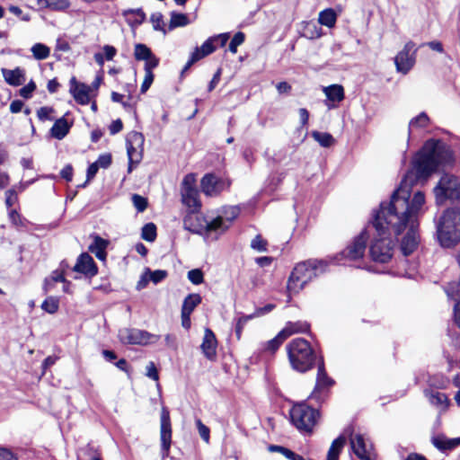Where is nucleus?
<instances>
[{
  "instance_id": "27",
  "label": "nucleus",
  "mask_w": 460,
  "mask_h": 460,
  "mask_svg": "<svg viewBox=\"0 0 460 460\" xmlns=\"http://www.w3.org/2000/svg\"><path fill=\"white\" fill-rule=\"evenodd\" d=\"M108 246V241L96 235L93 242L89 245V251L95 255L100 261H105L107 252L106 248Z\"/></svg>"
},
{
  "instance_id": "58",
  "label": "nucleus",
  "mask_w": 460,
  "mask_h": 460,
  "mask_svg": "<svg viewBox=\"0 0 460 460\" xmlns=\"http://www.w3.org/2000/svg\"><path fill=\"white\" fill-rule=\"evenodd\" d=\"M95 163L99 168H108L111 164V155L110 154L101 155Z\"/></svg>"
},
{
  "instance_id": "28",
  "label": "nucleus",
  "mask_w": 460,
  "mask_h": 460,
  "mask_svg": "<svg viewBox=\"0 0 460 460\" xmlns=\"http://www.w3.org/2000/svg\"><path fill=\"white\" fill-rule=\"evenodd\" d=\"M309 330V325L305 322H288L287 323L286 326L280 331L285 332L283 334V339L286 341L288 337H290L292 334L298 333V332H305Z\"/></svg>"
},
{
  "instance_id": "17",
  "label": "nucleus",
  "mask_w": 460,
  "mask_h": 460,
  "mask_svg": "<svg viewBox=\"0 0 460 460\" xmlns=\"http://www.w3.org/2000/svg\"><path fill=\"white\" fill-rule=\"evenodd\" d=\"M144 144V136L138 132H133L127 139V154L128 157V172L132 171L133 164H137L142 159V151L138 150Z\"/></svg>"
},
{
  "instance_id": "6",
  "label": "nucleus",
  "mask_w": 460,
  "mask_h": 460,
  "mask_svg": "<svg viewBox=\"0 0 460 460\" xmlns=\"http://www.w3.org/2000/svg\"><path fill=\"white\" fill-rule=\"evenodd\" d=\"M385 234H378L376 230L373 233V241L370 244L369 252L373 261L380 263L388 262L394 254V241L392 238L391 228L387 229L385 224Z\"/></svg>"
},
{
  "instance_id": "39",
  "label": "nucleus",
  "mask_w": 460,
  "mask_h": 460,
  "mask_svg": "<svg viewBox=\"0 0 460 460\" xmlns=\"http://www.w3.org/2000/svg\"><path fill=\"white\" fill-rule=\"evenodd\" d=\"M284 333L285 332H279L276 337L265 342L262 346V349L265 351L275 353L279 349L280 345L285 341V340L282 337L284 336Z\"/></svg>"
},
{
  "instance_id": "55",
  "label": "nucleus",
  "mask_w": 460,
  "mask_h": 460,
  "mask_svg": "<svg viewBox=\"0 0 460 460\" xmlns=\"http://www.w3.org/2000/svg\"><path fill=\"white\" fill-rule=\"evenodd\" d=\"M154 81V74L153 72H145V78L141 84L140 92L145 93L151 86Z\"/></svg>"
},
{
  "instance_id": "60",
  "label": "nucleus",
  "mask_w": 460,
  "mask_h": 460,
  "mask_svg": "<svg viewBox=\"0 0 460 460\" xmlns=\"http://www.w3.org/2000/svg\"><path fill=\"white\" fill-rule=\"evenodd\" d=\"M146 376L155 381H158L159 379L158 371L155 363L152 361L146 366Z\"/></svg>"
},
{
  "instance_id": "62",
  "label": "nucleus",
  "mask_w": 460,
  "mask_h": 460,
  "mask_svg": "<svg viewBox=\"0 0 460 460\" xmlns=\"http://www.w3.org/2000/svg\"><path fill=\"white\" fill-rule=\"evenodd\" d=\"M0 460H18L17 457L7 448L0 447Z\"/></svg>"
},
{
  "instance_id": "35",
  "label": "nucleus",
  "mask_w": 460,
  "mask_h": 460,
  "mask_svg": "<svg viewBox=\"0 0 460 460\" xmlns=\"http://www.w3.org/2000/svg\"><path fill=\"white\" fill-rule=\"evenodd\" d=\"M171 19L169 22V30L172 31L178 27H184L187 26L190 23V19L187 14L177 13V12H171L170 13Z\"/></svg>"
},
{
  "instance_id": "14",
  "label": "nucleus",
  "mask_w": 460,
  "mask_h": 460,
  "mask_svg": "<svg viewBox=\"0 0 460 460\" xmlns=\"http://www.w3.org/2000/svg\"><path fill=\"white\" fill-rule=\"evenodd\" d=\"M350 445L355 455L361 460H375L376 455L372 444L361 434L351 435Z\"/></svg>"
},
{
  "instance_id": "42",
  "label": "nucleus",
  "mask_w": 460,
  "mask_h": 460,
  "mask_svg": "<svg viewBox=\"0 0 460 460\" xmlns=\"http://www.w3.org/2000/svg\"><path fill=\"white\" fill-rule=\"evenodd\" d=\"M153 52L151 49L145 44L137 43L135 45L134 56L137 60H143L150 58Z\"/></svg>"
},
{
  "instance_id": "19",
  "label": "nucleus",
  "mask_w": 460,
  "mask_h": 460,
  "mask_svg": "<svg viewBox=\"0 0 460 460\" xmlns=\"http://www.w3.org/2000/svg\"><path fill=\"white\" fill-rule=\"evenodd\" d=\"M73 270L78 273H82L88 278H93L97 274L98 268L93 259L87 252H83L77 258Z\"/></svg>"
},
{
  "instance_id": "32",
  "label": "nucleus",
  "mask_w": 460,
  "mask_h": 460,
  "mask_svg": "<svg viewBox=\"0 0 460 460\" xmlns=\"http://www.w3.org/2000/svg\"><path fill=\"white\" fill-rule=\"evenodd\" d=\"M337 21V14L332 8H327L319 13L318 22L321 25L328 28L334 27Z\"/></svg>"
},
{
  "instance_id": "15",
  "label": "nucleus",
  "mask_w": 460,
  "mask_h": 460,
  "mask_svg": "<svg viewBox=\"0 0 460 460\" xmlns=\"http://www.w3.org/2000/svg\"><path fill=\"white\" fill-rule=\"evenodd\" d=\"M229 187V182L213 173L205 174L200 182L202 192L206 196L215 197Z\"/></svg>"
},
{
  "instance_id": "54",
  "label": "nucleus",
  "mask_w": 460,
  "mask_h": 460,
  "mask_svg": "<svg viewBox=\"0 0 460 460\" xmlns=\"http://www.w3.org/2000/svg\"><path fill=\"white\" fill-rule=\"evenodd\" d=\"M53 109L50 107H41L37 111V116L40 120H51L50 114L53 112Z\"/></svg>"
},
{
  "instance_id": "10",
  "label": "nucleus",
  "mask_w": 460,
  "mask_h": 460,
  "mask_svg": "<svg viewBox=\"0 0 460 460\" xmlns=\"http://www.w3.org/2000/svg\"><path fill=\"white\" fill-rule=\"evenodd\" d=\"M372 230H375L373 227V219L367 226V228L364 229L358 236H356L351 243H349L341 252V256L342 258L349 259V261H357L363 258L367 248V241Z\"/></svg>"
},
{
  "instance_id": "40",
  "label": "nucleus",
  "mask_w": 460,
  "mask_h": 460,
  "mask_svg": "<svg viewBox=\"0 0 460 460\" xmlns=\"http://www.w3.org/2000/svg\"><path fill=\"white\" fill-rule=\"evenodd\" d=\"M312 137L323 147H330L335 141L333 137L327 132L313 131Z\"/></svg>"
},
{
  "instance_id": "56",
  "label": "nucleus",
  "mask_w": 460,
  "mask_h": 460,
  "mask_svg": "<svg viewBox=\"0 0 460 460\" xmlns=\"http://www.w3.org/2000/svg\"><path fill=\"white\" fill-rule=\"evenodd\" d=\"M159 65V59L153 54L150 58L145 60V72H152Z\"/></svg>"
},
{
  "instance_id": "23",
  "label": "nucleus",
  "mask_w": 460,
  "mask_h": 460,
  "mask_svg": "<svg viewBox=\"0 0 460 460\" xmlns=\"http://www.w3.org/2000/svg\"><path fill=\"white\" fill-rule=\"evenodd\" d=\"M432 445L441 452L451 451L460 446V437L447 438L444 435L434 436L431 438Z\"/></svg>"
},
{
  "instance_id": "59",
  "label": "nucleus",
  "mask_w": 460,
  "mask_h": 460,
  "mask_svg": "<svg viewBox=\"0 0 460 460\" xmlns=\"http://www.w3.org/2000/svg\"><path fill=\"white\" fill-rule=\"evenodd\" d=\"M214 45L217 47V45L220 47H224L227 40H229V34L228 33H221L218 35H215L211 37Z\"/></svg>"
},
{
  "instance_id": "24",
  "label": "nucleus",
  "mask_w": 460,
  "mask_h": 460,
  "mask_svg": "<svg viewBox=\"0 0 460 460\" xmlns=\"http://www.w3.org/2000/svg\"><path fill=\"white\" fill-rule=\"evenodd\" d=\"M68 113H66L65 116L56 119L55 123L53 124L52 128H50V135L58 140L63 139L70 131V128L73 126V121H68L66 119V116Z\"/></svg>"
},
{
  "instance_id": "25",
  "label": "nucleus",
  "mask_w": 460,
  "mask_h": 460,
  "mask_svg": "<svg viewBox=\"0 0 460 460\" xmlns=\"http://www.w3.org/2000/svg\"><path fill=\"white\" fill-rule=\"evenodd\" d=\"M3 76L5 82L12 86H20L25 82V71L21 67L14 69H2Z\"/></svg>"
},
{
  "instance_id": "50",
  "label": "nucleus",
  "mask_w": 460,
  "mask_h": 460,
  "mask_svg": "<svg viewBox=\"0 0 460 460\" xmlns=\"http://www.w3.org/2000/svg\"><path fill=\"white\" fill-rule=\"evenodd\" d=\"M132 202L138 212H144L147 208V199L138 194L132 195Z\"/></svg>"
},
{
  "instance_id": "36",
  "label": "nucleus",
  "mask_w": 460,
  "mask_h": 460,
  "mask_svg": "<svg viewBox=\"0 0 460 460\" xmlns=\"http://www.w3.org/2000/svg\"><path fill=\"white\" fill-rule=\"evenodd\" d=\"M429 123V118L426 112H420L418 116L412 118L409 122V135L415 128H425Z\"/></svg>"
},
{
  "instance_id": "52",
  "label": "nucleus",
  "mask_w": 460,
  "mask_h": 460,
  "mask_svg": "<svg viewBox=\"0 0 460 460\" xmlns=\"http://www.w3.org/2000/svg\"><path fill=\"white\" fill-rule=\"evenodd\" d=\"M36 89V84L34 82L31 81L26 85L20 89V95L24 99H29L31 97L33 91Z\"/></svg>"
},
{
  "instance_id": "48",
  "label": "nucleus",
  "mask_w": 460,
  "mask_h": 460,
  "mask_svg": "<svg viewBox=\"0 0 460 460\" xmlns=\"http://www.w3.org/2000/svg\"><path fill=\"white\" fill-rule=\"evenodd\" d=\"M245 35L243 32L238 31L236 32L233 39L231 40L229 43L228 49L233 54H235L237 52L238 46L242 45L244 41Z\"/></svg>"
},
{
  "instance_id": "64",
  "label": "nucleus",
  "mask_w": 460,
  "mask_h": 460,
  "mask_svg": "<svg viewBox=\"0 0 460 460\" xmlns=\"http://www.w3.org/2000/svg\"><path fill=\"white\" fill-rule=\"evenodd\" d=\"M98 170H99V166L95 162L93 163L92 164H90L87 168V172H86L87 181H89L90 180H92L96 175Z\"/></svg>"
},
{
  "instance_id": "49",
  "label": "nucleus",
  "mask_w": 460,
  "mask_h": 460,
  "mask_svg": "<svg viewBox=\"0 0 460 460\" xmlns=\"http://www.w3.org/2000/svg\"><path fill=\"white\" fill-rule=\"evenodd\" d=\"M268 242L261 237V234H257L251 242L252 249L257 252H267Z\"/></svg>"
},
{
  "instance_id": "26",
  "label": "nucleus",
  "mask_w": 460,
  "mask_h": 460,
  "mask_svg": "<svg viewBox=\"0 0 460 460\" xmlns=\"http://www.w3.org/2000/svg\"><path fill=\"white\" fill-rule=\"evenodd\" d=\"M122 15L131 27H137L146 20V13L141 8L124 10Z\"/></svg>"
},
{
  "instance_id": "5",
  "label": "nucleus",
  "mask_w": 460,
  "mask_h": 460,
  "mask_svg": "<svg viewBox=\"0 0 460 460\" xmlns=\"http://www.w3.org/2000/svg\"><path fill=\"white\" fill-rule=\"evenodd\" d=\"M184 229L204 235L208 238L212 234H216L215 239L222 234L228 229V225H226L222 217H215L208 221L204 217L195 215L194 212L188 214L183 218Z\"/></svg>"
},
{
  "instance_id": "45",
  "label": "nucleus",
  "mask_w": 460,
  "mask_h": 460,
  "mask_svg": "<svg viewBox=\"0 0 460 460\" xmlns=\"http://www.w3.org/2000/svg\"><path fill=\"white\" fill-rule=\"evenodd\" d=\"M255 317V314H247V315H241L237 321H236V323H235V335L237 337L238 340L241 339V336H242V332H243V330L244 328V326L246 325V323L253 319Z\"/></svg>"
},
{
  "instance_id": "51",
  "label": "nucleus",
  "mask_w": 460,
  "mask_h": 460,
  "mask_svg": "<svg viewBox=\"0 0 460 460\" xmlns=\"http://www.w3.org/2000/svg\"><path fill=\"white\" fill-rule=\"evenodd\" d=\"M189 280L194 285H199L204 281V275L201 270L194 269L188 272Z\"/></svg>"
},
{
  "instance_id": "13",
  "label": "nucleus",
  "mask_w": 460,
  "mask_h": 460,
  "mask_svg": "<svg viewBox=\"0 0 460 460\" xmlns=\"http://www.w3.org/2000/svg\"><path fill=\"white\" fill-rule=\"evenodd\" d=\"M415 44L413 41H408L403 49L394 58L396 70L406 75L414 66L416 59Z\"/></svg>"
},
{
  "instance_id": "53",
  "label": "nucleus",
  "mask_w": 460,
  "mask_h": 460,
  "mask_svg": "<svg viewBox=\"0 0 460 460\" xmlns=\"http://www.w3.org/2000/svg\"><path fill=\"white\" fill-rule=\"evenodd\" d=\"M196 424H197V428L199 429V436L201 437V438L204 441L208 442L209 429L206 425H204L200 420H197Z\"/></svg>"
},
{
  "instance_id": "4",
  "label": "nucleus",
  "mask_w": 460,
  "mask_h": 460,
  "mask_svg": "<svg viewBox=\"0 0 460 460\" xmlns=\"http://www.w3.org/2000/svg\"><path fill=\"white\" fill-rule=\"evenodd\" d=\"M438 238L444 247H451L460 241V208H448L437 224Z\"/></svg>"
},
{
  "instance_id": "16",
  "label": "nucleus",
  "mask_w": 460,
  "mask_h": 460,
  "mask_svg": "<svg viewBox=\"0 0 460 460\" xmlns=\"http://www.w3.org/2000/svg\"><path fill=\"white\" fill-rule=\"evenodd\" d=\"M144 144V136L138 132H133L127 139V154L128 157V172L132 171L133 164H137L142 159V151L138 150Z\"/></svg>"
},
{
  "instance_id": "29",
  "label": "nucleus",
  "mask_w": 460,
  "mask_h": 460,
  "mask_svg": "<svg viewBox=\"0 0 460 460\" xmlns=\"http://www.w3.org/2000/svg\"><path fill=\"white\" fill-rule=\"evenodd\" d=\"M309 330V325L305 322H288L287 323L286 326L280 331L285 332L283 334V339L286 341L288 337H290L292 334L298 333V332H305Z\"/></svg>"
},
{
  "instance_id": "31",
  "label": "nucleus",
  "mask_w": 460,
  "mask_h": 460,
  "mask_svg": "<svg viewBox=\"0 0 460 460\" xmlns=\"http://www.w3.org/2000/svg\"><path fill=\"white\" fill-rule=\"evenodd\" d=\"M201 303V296L199 294H190L183 300L181 313L191 314L195 307Z\"/></svg>"
},
{
  "instance_id": "46",
  "label": "nucleus",
  "mask_w": 460,
  "mask_h": 460,
  "mask_svg": "<svg viewBox=\"0 0 460 460\" xmlns=\"http://www.w3.org/2000/svg\"><path fill=\"white\" fill-rule=\"evenodd\" d=\"M70 5L68 0H46V6L54 11H64Z\"/></svg>"
},
{
  "instance_id": "34",
  "label": "nucleus",
  "mask_w": 460,
  "mask_h": 460,
  "mask_svg": "<svg viewBox=\"0 0 460 460\" xmlns=\"http://www.w3.org/2000/svg\"><path fill=\"white\" fill-rule=\"evenodd\" d=\"M346 438L344 436H340L334 439L329 448L327 454V460H338L339 455L345 445Z\"/></svg>"
},
{
  "instance_id": "7",
  "label": "nucleus",
  "mask_w": 460,
  "mask_h": 460,
  "mask_svg": "<svg viewBox=\"0 0 460 460\" xmlns=\"http://www.w3.org/2000/svg\"><path fill=\"white\" fill-rule=\"evenodd\" d=\"M319 418V411L306 403L295 404L290 410L292 424L303 433H311Z\"/></svg>"
},
{
  "instance_id": "11",
  "label": "nucleus",
  "mask_w": 460,
  "mask_h": 460,
  "mask_svg": "<svg viewBox=\"0 0 460 460\" xmlns=\"http://www.w3.org/2000/svg\"><path fill=\"white\" fill-rule=\"evenodd\" d=\"M119 340L123 344L146 345L158 341L159 336L136 328H123L119 331Z\"/></svg>"
},
{
  "instance_id": "33",
  "label": "nucleus",
  "mask_w": 460,
  "mask_h": 460,
  "mask_svg": "<svg viewBox=\"0 0 460 460\" xmlns=\"http://www.w3.org/2000/svg\"><path fill=\"white\" fill-rule=\"evenodd\" d=\"M326 97L332 102H341L344 99V90L340 84H332L323 88Z\"/></svg>"
},
{
  "instance_id": "38",
  "label": "nucleus",
  "mask_w": 460,
  "mask_h": 460,
  "mask_svg": "<svg viewBox=\"0 0 460 460\" xmlns=\"http://www.w3.org/2000/svg\"><path fill=\"white\" fill-rule=\"evenodd\" d=\"M429 401L431 404L446 409L448 405V399L446 394L441 392H431L427 394Z\"/></svg>"
},
{
  "instance_id": "20",
  "label": "nucleus",
  "mask_w": 460,
  "mask_h": 460,
  "mask_svg": "<svg viewBox=\"0 0 460 460\" xmlns=\"http://www.w3.org/2000/svg\"><path fill=\"white\" fill-rule=\"evenodd\" d=\"M69 91L77 103L86 105L90 102V87L78 83L75 77H72L70 80Z\"/></svg>"
},
{
  "instance_id": "12",
  "label": "nucleus",
  "mask_w": 460,
  "mask_h": 460,
  "mask_svg": "<svg viewBox=\"0 0 460 460\" xmlns=\"http://www.w3.org/2000/svg\"><path fill=\"white\" fill-rule=\"evenodd\" d=\"M172 423L169 410L163 406L160 416V442L161 456L163 458L169 456L172 445Z\"/></svg>"
},
{
  "instance_id": "9",
  "label": "nucleus",
  "mask_w": 460,
  "mask_h": 460,
  "mask_svg": "<svg viewBox=\"0 0 460 460\" xmlns=\"http://www.w3.org/2000/svg\"><path fill=\"white\" fill-rule=\"evenodd\" d=\"M181 199L182 204L189 208L191 212H196L200 208L201 203L199 199L194 173H188L184 176L181 184Z\"/></svg>"
},
{
  "instance_id": "8",
  "label": "nucleus",
  "mask_w": 460,
  "mask_h": 460,
  "mask_svg": "<svg viewBox=\"0 0 460 460\" xmlns=\"http://www.w3.org/2000/svg\"><path fill=\"white\" fill-rule=\"evenodd\" d=\"M437 202H443L445 199H460L459 180L452 174H444L434 189Z\"/></svg>"
},
{
  "instance_id": "18",
  "label": "nucleus",
  "mask_w": 460,
  "mask_h": 460,
  "mask_svg": "<svg viewBox=\"0 0 460 460\" xmlns=\"http://www.w3.org/2000/svg\"><path fill=\"white\" fill-rule=\"evenodd\" d=\"M216 49L217 47L214 45L211 37H209L200 47H197L191 52L188 62L181 70V74L187 72L194 63L212 54Z\"/></svg>"
},
{
  "instance_id": "47",
  "label": "nucleus",
  "mask_w": 460,
  "mask_h": 460,
  "mask_svg": "<svg viewBox=\"0 0 460 460\" xmlns=\"http://www.w3.org/2000/svg\"><path fill=\"white\" fill-rule=\"evenodd\" d=\"M150 22H152L155 31H163L164 34L166 33L164 25V16L161 13H152L150 17Z\"/></svg>"
},
{
  "instance_id": "43",
  "label": "nucleus",
  "mask_w": 460,
  "mask_h": 460,
  "mask_svg": "<svg viewBox=\"0 0 460 460\" xmlns=\"http://www.w3.org/2000/svg\"><path fill=\"white\" fill-rule=\"evenodd\" d=\"M141 237L147 242H154L156 238V226L147 223L142 227Z\"/></svg>"
},
{
  "instance_id": "57",
  "label": "nucleus",
  "mask_w": 460,
  "mask_h": 460,
  "mask_svg": "<svg viewBox=\"0 0 460 460\" xmlns=\"http://www.w3.org/2000/svg\"><path fill=\"white\" fill-rule=\"evenodd\" d=\"M167 276V272L162 270H156L154 271H150V280L155 284L159 283L163 279H164Z\"/></svg>"
},
{
  "instance_id": "22",
  "label": "nucleus",
  "mask_w": 460,
  "mask_h": 460,
  "mask_svg": "<svg viewBox=\"0 0 460 460\" xmlns=\"http://www.w3.org/2000/svg\"><path fill=\"white\" fill-rule=\"evenodd\" d=\"M217 341L214 332L206 328L203 341L200 345L203 354L208 359H213L217 354Z\"/></svg>"
},
{
  "instance_id": "21",
  "label": "nucleus",
  "mask_w": 460,
  "mask_h": 460,
  "mask_svg": "<svg viewBox=\"0 0 460 460\" xmlns=\"http://www.w3.org/2000/svg\"><path fill=\"white\" fill-rule=\"evenodd\" d=\"M315 366H317V376L314 394L329 388L334 384V381L329 377L326 373L323 358L322 356L319 357V360Z\"/></svg>"
},
{
  "instance_id": "41",
  "label": "nucleus",
  "mask_w": 460,
  "mask_h": 460,
  "mask_svg": "<svg viewBox=\"0 0 460 460\" xmlns=\"http://www.w3.org/2000/svg\"><path fill=\"white\" fill-rule=\"evenodd\" d=\"M445 291L450 299L456 300L457 303L460 300V281H451L446 286Z\"/></svg>"
},
{
  "instance_id": "3",
  "label": "nucleus",
  "mask_w": 460,
  "mask_h": 460,
  "mask_svg": "<svg viewBox=\"0 0 460 460\" xmlns=\"http://www.w3.org/2000/svg\"><path fill=\"white\" fill-rule=\"evenodd\" d=\"M288 360L292 368L300 373L312 369L319 360V357L311 344L303 338L292 340L287 345Z\"/></svg>"
},
{
  "instance_id": "61",
  "label": "nucleus",
  "mask_w": 460,
  "mask_h": 460,
  "mask_svg": "<svg viewBox=\"0 0 460 460\" xmlns=\"http://www.w3.org/2000/svg\"><path fill=\"white\" fill-rule=\"evenodd\" d=\"M60 176L65 179L66 181H71L73 178V166L71 164H66L61 171Z\"/></svg>"
},
{
  "instance_id": "30",
  "label": "nucleus",
  "mask_w": 460,
  "mask_h": 460,
  "mask_svg": "<svg viewBox=\"0 0 460 460\" xmlns=\"http://www.w3.org/2000/svg\"><path fill=\"white\" fill-rule=\"evenodd\" d=\"M241 208L239 206H226L222 208L221 214L217 217H222L223 222L230 227L231 223L239 216Z\"/></svg>"
},
{
  "instance_id": "1",
  "label": "nucleus",
  "mask_w": 460,
  "mask_h": 460,
  "mask_svg": "<svg viewBox=\"0 0 460 460\" xmlns=\"http://www.w3.org/2000/svg\"><path fill=\"white\" fill-rule=\"evenodd\" d=\"M454 162V155L448 145L441 140L429 139L418 152L412 161V170L409 172L404 182L393 193L388 203L382 202L378 210L373 215V227L378 234H385L391 228L392 234L396 237L406 227L408 231L401 243V252L404 256L411 254L419 244L417 232L418 217L424 212L425 195L416 191L410 199V191L406 181L414 173L415 180H426L439 166Z\"/></svg>"
},
{
  "instance_id": "37",
  "label": "nucleus",
  "mask_w": 460,
  "mask_h": 460,
  "mask_svg": "<svg viewBox=\"0 0 460 460\" xmlns=\"http://www.w3.org/2000/svg\"><path fill=\"white\" fill-rule=\"evenodd\" d=\"M31 51L32 56L37 60H44L49 57L50 49L43 43H35Z\"/></svg>"
},
{
  "instance_id": "44",
  "label": "nucleus",
  "mask_w": 460,
  "mask_h": 460,
  "mask_svg": "<svg viewBox=\"0 0 460 460\" xmlns=\"http://www.w3.org/2000/svg\"><path fill=\"white\" fill-rule=\"evenodd\" d=\"M58 306L59 301L54 296H49L41 305V308L49 314H55L58 310Z\"/></svg>"
},
{
  "instance_id": "63",
  "label": "nucleus",
  "mask_w": 460,
  "mask_h": 460,
  "mask_svg": "<svg viewBox=\"0 0 460 460\" xmlns=\"http://www.w3.org/2000/svg\"><path fill=\"white\" fill-rule=\"evenodd\" d=\"M123 125L120 119H116L109 127L110 133L115 135L122 130Z\"/></svg>"
},
{
  "instance_id": "2",
  "label": "nucleus",
  "mask_w": 460,
  "mask_h": 460,
  "mask_svg": "<svg viewBox=\"0 0 460 460\" xmlns=\"http://www.w3.org/2000/svg\"><path fill=\"white\" fill-rule=\"evenodd\" d=\"M327 266V261L323 260H308L297 263L288 278L287 285L288 293L297 294L307 283L323 274Z\"/></svg>"
}]
</instances>
